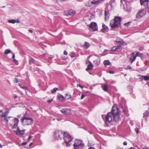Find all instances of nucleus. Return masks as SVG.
Returning <instances> with one entry per match:
<instances>
[{"label": "nucleus", "mask_w": 149, "mask_h": 149, "mask_svg": "<svg viewBox=\"0 0 149 149\" xmlns=\"http://www.w3.org/2000/svg\"><path fill=\"white\" fill-rule=\"evenodd\" d=\"M27 143L26 142H24L22 143V145H25L27 144Z\"/></svg>", "instance_id": "49530a36"}, {"label": "nucleus", "mask_w": 149, "mask_h": 149, "mask_svg": "<svg viewBox=\"0 0 149 149\" xmlns=\"http://www.w3.org/2000/svg\"><path fill=\"white\" fill-rule=\"evenodd\" d=\"M0 148H2V146L0 143Z\"/></svg>", "instance_id": "680f3d73"}, {"label": "nucleus", "mask_w": 149, "mask_h": 149, "mask_svg": "<svg viewBox=\"0 0 149 149\" xmlns=\"http://www.w3.org/2000/svg\"><path fill=\"white\" fill-rule=\"evenodd\" d=\"M16 22L17 23H19L20 22V21L19 19H18L16 20Z\"/></svg>", "instance_id": "a18cd8bd"}, {"label": "nucleus", "mask_w": 149, "mask_h": 149, "mask_svg": "<svg viewBox=\"0 0 149 149\" xmlns=\"http://www.w3.org/2000/svg\"><path fill=\"white\" fill-rule=\"evenodd\" d=\"M63 139L66 143V146L69 147L70 145L69 143L72 140V139L71 136L69 134H68L67 133L65 132L63 134Z\"/></svg>", "instance_id": "423d86ee"}, {"label": "nucleus", "mask_w": 149, "mask_h": 149, "mask_svg": "<svg viewBox=\"0 0 149 149\" xmlns=\"http://www.w3.org/2000/svg\"><path fill=\"white\" fill-rule=\"evenodd\" d=\"M89 28L90 31H97L98 27L97 24L95 22H91L89 26Z\"/></svg>", "instance_id": "9b49d317"}, {"label": "nucleus", "mask_w": 149, "mask_h": 149, "mask_svg": "<svg viewBox=\"0 0 149 149\" xmlns=\"http://www.w3.org/2000/svg\"><path fill=\"white\" fill-rule=\"evenodd\" d=\"M143 47L140 48L139 49V50L140 51H141V50H143Z\"/></svg>", "instance_id": "bf43d9fd"}, {"label": "nucleus", "mask_w": 149, "mask_h": 149, "mask_svg": "<svg viewBox=\"0 0 149 149\" xmlns=\"http://www.w3.org/2000/svg\"><path fill=\"white\" fill-rule=\"evenodd\" d=\"M147 0H140V3L141 5H143V4L144 3L145 1Z\"/></svg>", "instance_id": "e433bc0d"}, {"label": "nucleus", "mask_w": 149, "mask_h": 149, "mask_svg": "<svg viewBox=\"0 0 149 149\" xmlns=\"http://www.w3.org/2000/svg\"><path fill=\"white\" fill-rule=\"evenodd\" d=\"M109 30L108 27L105 25L104 23L102 24V28L101 31L103 32H105L106 31H107Z\"/></svg>", "instance_id": "dca6fc26"}, {"label": "nucleus", "mask_w": 149, "mask_h": 149, "mask_svg": "<svg viewBox=\"0 0 149 149\" xmlns=\"http://www.w3.org/2000/svg\"><path fill=\"white\" fill-rule=\"evenodd\" d=\"M21 88H22V89L26 90H28V88L26 87V86H22V87H21Z\"/></svg>", "instance_id": "58836bf2"}, {"label": "nucleus", "mask_w": 149, "mask_h": 149, "mask_svg": "<svg viewBox=\"0 0 149 149\" xmlns=\"http://www.w3.org/2000/svg\"><path fill=\"white\" fill-rule=\"evenodd\" d=\"M121 46H114V47H112L111 48V51H116L118 50V49L120 48Z\"/></svg>", "instance_id": "b1692460"}, {"label": "nucleus", "mask_w": 149, "mask_h": 149, "mask_svg": "<svg viewBox=\"0 0 149 149\" xmlns=\"http://www.w3.org/2000/svg\"><path fill=\"white\" fill-rule=\"evenodd\" d=\"M112 112L113 121L117 122L120 120V111L116 106L113 105L112 107Z\"/></svg>", "instance_id": "20e7f679"}, {"label": "nucleus", "mask_w": 149, "mask_h": 149, "mask_svg": "<svg viewBox=\"0 0 149 149\" xmlns=\"http://www.w3.org/2000/svg\"><path fill=\"white\" fill-rule=\"evenodd\" d=\"M34 60L31 58H29V63L30 64H31L33 63H34Z\"/></svg>", "instance_id": "7c9ffc66"}, {"label": "nucleus", "mask_w": 149, "mask_h": 149, "mask_svg": "<svg viewBox=\"0 0 149 149\" xmlns=\"http://www.w3.org/2000/svg\"><path fill=\"white\" fill-rule=\"evenodd\" d=\"M17 97H18V96H17V95H15V98H17Z\"/></svg>", "instance_id": "052dcab7"}, {"label": "nucleus", "mask_w": 149, "mask_h": 149, "mask_svg": "<svg viewBox=\"0 0 149 149\" xmlns=\"http://www.w3.org/2000/svg\"><path fill=\"white\" fill-rule=\"evenodd\" d=\"M122 18L119 16H115L113 19L111 20L110 24L112 29L120 26Z\"/></svg>", "instance_id": "7ed1b4c3"}, {"label": "nucleus", "mask_w": 149, "mask_h": 149, "mask_svg": "<svg viewBox=\"0 0 149 149\" xmlns=\"http://www.w3.org/2000/svg\"><path fill=\"white\" fill-rule=\"evenodd\" d=\"M76 13V12L73 10H70L68 11V14L70 15H74Z\"/></svg>", "instance_id": "a878e982"}, {"label": "nucleus", "mask_w": 149, "mask_h": 149, "mask_svg": "<svg viewBox=\"0 0 149 149\" xmlns=\"http://www.w3.org/2000/svg\"><path fill=\"white\" fill-rule=\"evenodd\" d=\"M21 117V115H19L17 116V117L19 118H20Z\"/></svg>", "instance_id": "6e6d98bb"}, {"label": "nucleus", "mask_w": 149, "mask_h": 149, "mask_svg": "<svg viewBox=\"0 0 149 149\" xmlns=\"http://www.w3.org/2000/svg\"><path fill=\"white\" fill-rule=\"evenodd\" d=\"M8 22L10 23L14 24L16 23V20L13 19L8 20Z\"/></svg>", "instance_id": "473e14b6"}, {"label": "nucleus", "mask_w": 149, "mask_h": 149, "mask_svg": "<svg viewBox=\"0 0 149 149\" xmlns=\"http://www.w3.org/2000/svg\"><path fill=\"white\" fill-rule=\"evenodd\" d=\"M57 97L59 99V100L61 102H63L65 100V98L61 94H59L57 96Z\"/></svg>", "instance_id": "f3484780"}, {"label": "nucleus", "mask_w": 149, "mask_h": 149, "mask_svg": "<svg viewBox=\"0 0 149 149\" xmlns=\"http://www.w3.org/2000/svg\"><path fill=\"white\" fill-rule=\"evenodd\" d=\"M136 56L134 52H132L131 54V56L130 58V60L131 63H132L136 59Z\"/></svg>", "instance_id": "4468645a"}, {"label": "nucleus", "mask_w": 149, "mask_h": 149, "mask_svg": "<svg viewBox=\"0 0 149 149\" xmlns=\"http://www.w3.org/2000/svg\"><path fill=\"white\" fill-rule=\"evenodd\" d=\"M29 31L31 33H33V31H32V30H31L29 29Z\"/></svg>", "instance_id": "864d4df0"}, {"label": "nucleus", "mask_w": 149, "mask_h": 149, "mask_svg": "<svg viewBox=\"0 0 149 149\" xmlns=\"http://www.w3.org/2000/svg\"><path fill=\"white\" fill-rule=\"evenodd\" d=\"M107 51V50H105L104 51V53L105 52H106Z\"/></svg>", "instance_id": "0e129e2a"}, {"label": "nucleus", "mask_w": 149, "mask_h": 149, "mask_svg": "<svg viewBox=\"0 0 149 149\" xmlns=\"http://www.w3.org/2000/svg\"><path fill=\"white\" fill-rule=\"evenodd\" d=\"M58 88H54L53 90H52L51 91L52 93H54L56 92V91L58 90Z\"/></svg>", "instance_id": "f704fd0d"}, {"label": "nucleus", "mask_w": 149, "mask_h": 149, "mask_svg": "<svg viewBox=\"0 0 149 149\" xmlns=\"http://www.w3.org/2000/svg\"><path fill=\"white\" fill-rule=\"evenodd\" d=\"M123 144L124 145V146H126L127 145V142H124L123 143Z\"/></svg>", "instance_id": "8fccbe9b"}, {"label": "nucleus", "mask_w": 149, "mask_h": 149, "mask_svg": "<svg viewBox=\"0 0 149 149\" xmlns=\"http://www.w3.org/2000/svg\"><path fill=\"white\" fill-rule=\"evenodd\" d=\"M63 136V134L62 131L58 130L55 131L54 137L56 139L58 140L61 139Z\"/></svg>", "instance_id": "9d476101"}, {"label": "nucleus", "mask_w": 149, "mask_h": 149, "mask_svg": "<svg viewBox=\"0 0 149 149\" xmlns=\"http://www.w3.org/2000/svg\"><path fill=\"white\" fill-rule=\"evenodd\" d=\"M141 79H144L145 81L149 80V76H146L144 75H141Z\"/></svg>", "instance_id": "5701e85b"}, {"label": "nucleus", "mask_w": 149, "mask_h": 149, "mask_svg": "<svg viewBox=\"0 0 149 149\" xmlns=\"http://www.w3.org/2000/svg\"><path fill=\"white\" fill-rule=\"evenodd\" d=\"M12 54H13V56L12 58H13V59H15V54H13V53H12Z\"/></svg>", "instance_id": "de8ad7c7"}, {"label": "nucleus", "mask_w": 149, "mask_h": 149, "mask_svg": "<svg viewBox=\"0 0 149 149\" xmlns=\"http://www.w3.org/2000/svg\"><path fill=\"white\" fill-rule=\"evenodd\" d=\"M127 69H131L132 68L129 65L127 66Z\"/></svg>", "instance_id": "09e8293b"}, {"label": "nucleus", "mask_w": 149, "mask_h": 149, "mask_svg": "<svg viewBox=\"0 0 149 149\" xmlns=\"http://www.w3.org/2000/svg\"><path fill=\"white\" fill-rule=\"evenodd\" d=\"M89 62L90 64L88 65L87 68L86 69V71L92 69L93 67V65L92 64L90 61Z\"/></svg>", "instance_id": "4be33fe9"}, {"label": "nucleus", "mask_w": 149, "mask_h": 149, "mask_svg": "<svg viewBox=\"0 0 149 149\" xmlns=\"http://www.w3.org/2000/svg\"><path fill=\"white\" fill-rule=\"evenodd\" d=\"M146 8H148L149 6V1L147 0L143 4Z\"/></svg>", "instance_id": "aec40b11"}, {"label": "nucleus", "mask_w": 149, "mask_h": 149, "mask_svg": "<svg viewBox=\"0 0 149 149\" xmlns=\"http://www.w3.org/2000/svg\"><path fill=\"white\" fill-rule=\"evenodd\" d=\"M131 23V22H129L126 23H125V24H124V25L126 26H128L130 25Z\"/></svg>", "instance_id": "c9c22d12"}, {"label": "nucleus", "mask_w": 149, "mask_h": 149, "mask_svg": "<svg viewBox=\"0 0 149 149\" xmlns=\"http://www.w3.org/2000/svg\"><path fill=\"white\" fill-rule=\"evenodd\" d=\"M22 104L21 103H17V104H15L16 105H17V104Z\"/></svg>", "instance_id": "e2e57ef3"}, {"label": "nucleus", "mask_w": 149, "mask_h": 149, "mask_svg": "<svg viewBox=\"0 0 149 149\" xmlns=\"http://www.w3.org/2000/svg\"><path fill=\"white\" fill-rule=\"evenodd\" d=\"M74 149H80L84 146V144L81 140L77 139L73 145Z\"/></svg>", "instance_id": "6e6552de"}, {"label": "nucleus", "mask_w": 149, "mask_h": 149, "mask_svg": "<svg viewBox=\"0 0 149 149\" xmlns=\"http://www.w3.org/2000/svg\"><path fill=\"white\" fill-rule=\"evenodd\" d=\"M77 86H79V87H80L81 89H83V87L80 84H77Z\"/></svg>", "instance_id": "c03bdc74"}, {"label": "nucleus", "mask_w": 149, "mask_h": 149, "mask_svg": "<svg viewBox=\"0 0 149 149\" xmlns=\"http://www.w3.org/2000/svg\"><path fill=\"white\" fill-rule=\"evenodd\" d=\"M103 63L106 65H109L111 64L110 62L108 60L104 61Z\"/></svg>", "instance_id": "bb28decb"}, {"label": "nucleus", "mask_w": 149, "mask_h": 149, "mask_svg": "<svg viewBox=\"0 0 149 149\" xmlns=\"http://www.w3.org/2000/svg\"><path fill=\"white\" fill-rule=\"evenodd\" d=\"M61 1H65V0H60Z\"/></svg>", "instance_id": "338daca9"}, {"label": "nucleus", "mask_w": 149, "mask_h": 149, "mask_svg": "<svg viewBox=\"0 0 149 149\" xmlns=\"http://www.w3.org/2000/svg\"><path fill=\"white\" fill-rule=\"evenodd\" d=\"M53 100V98L51 100H49L47 101V102L49 103H50Z\"/></svg>", "instance_id": "ea45409f"}, {"label": "nucleus", "mask_w": 149, "mask_h": 149, "mask_svg": "<svg viewBox=\"0 0 149 149\" xmlns=\"http://www.w3.org/2000/svg\"><path fill=\"white\" fill-rule=\"evenodd\" d=\"M102 89L105 91H107L108 90L107 85L106 84H103L102 85Z\"/></svg>", "instance_id": "412c9836"}, {"label": "nucleus", "mask_w": 149, "mask_h": 149, "mask_svg": "<svg viewBox=\"0 0 149 149\" xmlns=\"http://www.w3.org/2000/svg\"><path fill=\"white\" fill-rule=\"evenodd\" d=\"M16 133L17 134L23 135L24 133V130H20L19 127H18Z\"/></svg>", "instance_id": "a211bd4d"}, {"label": "nucleus", "mask_w": 149, "mask_h": 149, "mask_svg": "<svg viewBox=\"0 0 149 149\" xmlns=\"http://www.w3.org/2000/svg\"><path fill=\"white\" fill-rule=\"evenodd\" d=\"M120 6L121 7L125 10L126 11L130 12L131 11V8L129 1L126 0H121Z\"/></svg>", "instance_id": "39448f33"}, {"label": "nucleus", "mask_w": 149, "mask_h": 149, "mask_svg": "<svg viewBox=\"0 0 149 149\" xmlns=\"http://www.w3.org/2000/svg\"><path fill=\"white\" fill-rule=\"evenodd\" d=\"M149 116V112L148 111H146L145 112L143 113V117H148Z\"/></svg>", "instance_id": "2f4dec72"}, {"label": "nucleus", "mask_w": 149, "mask_h": 149, "mask_svg": "<svg viewBox=\"0 0 149 149\" xmlns=\"http://www.w3.org/2000/svg\"><path fill=\"white\" fill-rule=\"evenodd\" d=\"M104 0H100L97 1L93 0V1H91V3L92 4V6L93 5H98V4L101 2L102 1L104 2Z\"/></svg>", "instance_id": "2eb2a0df"}, {"label": "nucleus", "mask_w": 149, "mask_h": 149, "mask_svg": "<svg viewBox=\"0 0 149 149\" xmlns=\"http://www.w3.org/2000/svg\"><path fill=\"white\" fill-rule=\"evenodd\" d=\"M31 137H32L31 136H29L28 138L29 140H30V139H31Z\"/></svg>", "instance_id": "3c124183"}, {"label": "nucleus", "mask_w": 149, "mask_h": 149, "mask_svg": "<svg viewBox=\"0 0 149 149\" xmlns=\"http://www.w3.org/2000/svg\"><path fill=\"white\" fill-rule=\"evenodd\" d=\"M71 96L70 94H66L65 96V100H69L71 98Z\"/></svg>", "instance_id": "c85d7f7f"}, {"label": "nucleus", "mask_w": 149, "mask_h": 149, "mask_svg": "<svg viewBox=\"0 0 149 149\" xmlns=\"http://www.w3.org/2000/svg\"><path fill=\"white\" fill-rule=\"evenodd\" d=\"M18 85L20 87V88H21V87H22V86L21 85V84H18Z\"/></svg>", "instance_id": "13d9d810"}, {"label": "nucleus", "mask_w": 149, "mask_h": 149, "mask_svg": "<svg viewBox=\"0 0 149 149\" xmlns=\"http://www.w3.org/2000/svg\"><path fill=\"white\" fill-rule=\"evenodd\" d=\"M85 5L88 7H91L92 6V4L91 1H88L85 3Z\"/></svg>", "instance_id": "cd10ccee"}, {"label": "nucleus", "mask_w": 149, "mask_h": 149, "mask_svg": "<svg viewBox=\"0 0 149 149\" xmlns=\"http://www.w3.org/2000/svg\"><path fill=\"white\" fill-rule=\"evenodd\" d=\"M21 122L24 125H29L32 124L33 122V120L31 118H27L24 117L21 119Z\"/></svg>", "instance_id": "0eeeda50"}, {"label": "nucleus", "mask_w": 149, "mask_h": 149, "mask_svg": "<svg viewBox=\"0 0 149 149\" xmlns=\"http://www.w3.org/2000/svg\"><path fill=\"white\" fill-rule=\"evenodd\" d=\"M143 54L140 53L139 52H137L135 54L136 56L141 57L143 56Z\"/></svg>", "instance_id": "72a5a7b5"}, {"label": "nucleus", "mask_w": 149, "mask_h": 149, "mask_svg": "<svg viewBox=\"0 0 149 149\" xmlns=\"http://www.w3.org/2000/svg\"><path fill=\"white\" fill-rule=\"evenodd\" d=\"M136 133H137V134L139 133V132H138V130H137V131L136 130Z\"/></svg>", "instance_id": "69168bd1"}, {"label": "nucleus", "mask_w": 149, "mask_h": 149, "mask_svg": "<svg viewBox=\"0 0 149 149\" xmlns=\"http://www.w3.org/2000/svg\"><path fill=\"white\" fill-rule=\"evenodd\" d=\"M18 80L16 78H15L13 80L14 83H17L18 82Z\"/></svg>", "instance_id": "4c0bfd02"}, {"label": "nucleus", "mask_w": 149, "mask_h": 149, "mask_svg": "<svg viewBox=\"0 0 149 149\" xmlns=\"http://www.w3.org/2000/svg\"><path fill=\"white\" fill-rule=\"evenodd\" d=\"M5 121H6L8 124L12 126L13 129L16 128L17 127L19 122V120L17 118L10 116L7 117Z\"/></svg>", "instance_id": "f257e3e1"}, {"label": "nucleus", "mask_w": 149, "mask_h": 149, "mask_svg": "<svg viewBox=\"0 0 149 149\" xmlns=\"http://www.w3.org/2000/svg\"><path fill=\"white\" fill-rule=\"evenodd\" d=\"M85 96L84 94H82L81 97V99H83L84 98Z\"/></svg>", "instance_id": "79ce46f5"}, {"label": "nucleus", "mask_w": 149, "mask_h": 149, "mask_svg": "<svg viewBox=\"0 0 149 149\" xmlns=\"http://www.w3.org/2000/svg\"><path fill=\"white\" fill-rule=\"evenodd\" d=\"M146 13V11L144 9H141L137 12L136 17L137 18H140L144 16Z\"/></svg>", "instance_id": "1a4fd4ad"}, {"label": "nucleus", "mask_w": 149, "mask_h": 149, "mask_svg": "<svg viewBox=\"0 0 149 149\" xmlns=\"http://www.w3.org/2000/svg\"><path fill=\"white\" fill-rule=\"evenodd\" d=\"M5 54L6 55H7L9 53H11V51L10 49H6L5 51Z\"/></svg>", "instance_id": "c756f323"}, {"label": "nucleus", "mask_w": 149, "mask_h": 149, "mask_svg": "<svg viewBox=\"0 0 149 149\" xmlns=\"http://www.w3.org/2000/svg\"><path fill=\"white\" fill-rule=\"evenodd\" d=\"M109 11H105V21L108 20L109 17Z\"/></svg>", "instance_id": "6ab92c4d"}, {"label": "nucleus", "mask_w": 149, "mask_h": 149, "mask_svg": "<svg viewBox=\"0 0 149 149\" xmlns=\"http://www.w3.org/2000/svg\"><path fill=\"white\" fill-rule=\"evenodd\" d=\"M61 111L62 113L65 115H69L71 113V110L68 108L62 109Z\"/></svg>", "instance_id": "ddd939ff"}, {"label": "nucleus", "mask_w": 149, "mask_h": 149, "mask_svg": "<svg viewBox=\"0 0 149 149\" xmlns=\"http://www.w3.org/2000/svg\"><path fill=\"white\" fill-rule=\"evenodd\" d=\"M109 73H111V74H113V73H114V72L112 71H110L109 72Z\"/></svg>", "instance_id": "603ef678"}, {"label": "nucleus", "mask_w": 149, "mask_h": 149, "mask_svg": "<svg viewBox=\"0 0 149 149\" xmlns=\"http://www.w3.org/2000/svg\"><path fill=\"white\" fill-rule=\"evenodd\" d=\"M8 113V111L5 112H3L2 111H0V117H1L2 120L5 121L6 120Z\"/></svg>", "instance_id": "f8f14e48"}, {"label": "nucleus", "mask_w": 149, "mask_h": 149, "mask_svg": "<svg viewBox=\"0 0 149 149\" xmlns=\"http://www.w3.org/2000/svg\"><path fill=\"white\" fill-rule=\"evenodd\" d=\"M102 117L106 126H110L113 121L112 111L111 112L108 113L106 115H102Z\"/></svg>", "instance_id": "f03ea898"}, {"label": "nucleus", "mask_w": 149, "mask_h": 149, "mask_svg": "<svg viewBox=\"0 0 149 149\" xmlns=\"http://www.w3.org/2000/svg\"><path fill=\"white\" fill-rule=\"evenodd\" d=\"M63 53H64V54H65V55H68V52L65 50L64 51Z\"/></svg>", "instance_id": "37998d69"}, {"label": "nucleus", "mask_w": 149, "mask_h": 149, "mask_svg": "<svg viewBox=\"0 0 149 149\" xmlns=\"http://www.w3.org/2000/svg\"><path fill=\"white\" fill-rule=\"evenodd\" d=\"M94 62H96V65H98L99 64H100V62L98 61H94Z\"/></svg>", "instance_id": "a19ab883"}, {"label": "nucleus", "mask_w": 149, "mask_h": 149, "mask_svg": "<svg viewBox=\"0 0 149 149\" xmlns=\"http://www.w3.org/2000/svg\"><path fill=\"white\" fill-rule=\"evenodd\" d=\"M90 46L89 44L87 42H85L84 45L83 46V47L85 49H87Z\"/></svg>", "instance_id": "393cba45"}, {"label": "nucleus", "mask_w": 149, "mask_h": 149, "mask_svg": "<svg viewBox=\"0 0 149 149\" xmlns=\"http://www.w3.org/2000/svg\"><path fill=\"white\" fill-rule=\"evenodd\" d=\"M88 149H95V148L93 147H90Z\"/></svg>", "instance_id": "5fc2aeb1"}, {"label": "nucleus", "mask_w": 149, "mask_h": 149, "mask_svg": "<svg viewBox=\"0 0 149 149\" xmlns=\"http://www.w3.org/2000/svg\"><path fill=\"white\" fill-rule=\"evenodd\" d=\"M123 148H118V149H122Z\"/></svg>", "instance_id": "774afa93"}, {"label": "nucleus", "mask_w": 149, "mask_h": 149, "mask_svg": "<svg viewBox=\"0 0 149 149\" xmlns=\"http://www.w3.org/2000/svg\"><path fill=\"white\" fill-rule=\"evenodd\" d=\"M14 59V60H13L14 62L15 63H16V62H17V61L16 60H15V59Z\"/></svg>", "instance_id": "4d7b16f0"}]
</instances>
